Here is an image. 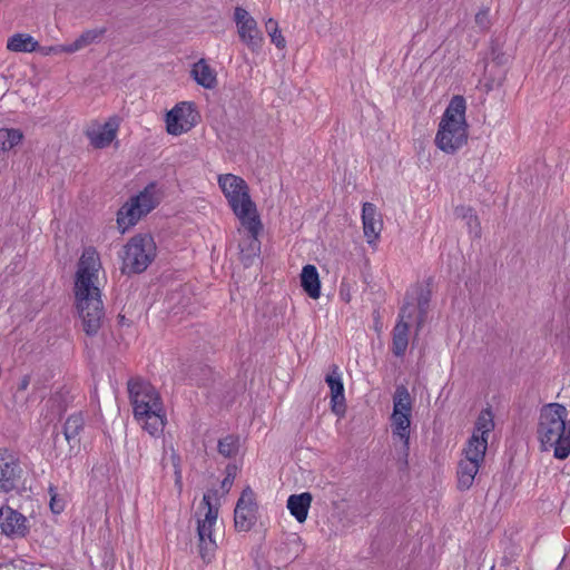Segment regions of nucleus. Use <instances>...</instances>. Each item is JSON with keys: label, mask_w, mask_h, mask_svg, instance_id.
Returning a JSON list of instances; mask_svg holds the SVG:
<instances>
[{"label": "nucleus", "mask_w": 570, "mask_h": 570, "mask_svg": "<svg viewBox=\"0 0 570 570\" xmlns=\"http://www.w3.org/2000/svg\"><path fill=\"white\" fill-rule=\"evenodd\" d=\"M6 48L14 53H30L38 50L39 42L29 33L18 32L8 38Z\"/></svg>", "instance_id": "obj_22"}, {"label": "nucleus", "mask_w": 570, "mask_h": 570, "mask_svg": "<svg viewBox=\"0 0 570 570\" xmlns=\"http://www.w3.org/2000/svg\"><path fill=\"white\" fill-rule=\"evenodd\" d=\"M237 32L240 40L252 50L261 48L263 35L258 29L256 20L247 10L237 7L234 12Z\"/></svg>", "instance_id": "obj_12"}, {"label": "nucleus", "mask_w": 570, "mask_h": 570, "mask_svg": "<svg viewBox=\"0 0 570 570\" xmlns=\"http://www.w3.org/2000/svg\"><path fill=\"white\" fill-rule=\"evenodd\" d=\"M191 76L199 86L207 89L214 88L217 83L215 70L204 59L194 63Z\"/></svg>", "instance_id": "obj_23"}, {"label": "nucleus", "mask_w": 570, "mask_h": 570, "mask_svg": "<svg viewBox=\"0 0 570 570\" xmlns=\"http://www.w3.org/2000/svg\"><path fill=\"white\" fill-rule=\"evenodd\" d=\"M494 428L493 414L489 409L482 410L475 422V428L472 435L478 438L489 439L490 433Z\"/></svg>", "instance_id": "obj_29"}, {"label": "nucleus", "mask_w": 570, "mask_h": 570, "mask_svg": "<svg viewBox=\"0 0 570 570\" xmlns=\"http://www.w3.org/2000/svg\"><path fill=\"white\" fill-rule=\"evenodd\" d=\"M363 233L368 245H374L383 229V220L377 208L372 203H364L362 207Z\"/></svg>", "instance_id": "obj_17"}, {"label": "nucleus", "mask_w": 570, "mask_h": 570, "mask_svg": "<svg viewBox=\"0 0 570 570\" xmlns=\"http://www.w3.org/2000/svg\"><path fill=\"white\" fill-rule=\"evenodd\" d=\"M171 461H173V465L175 469V484L178 488V490L180 491L183 488V480H181V472L179 469V459L174 452L171 453Z\"/></svg>", "instance_id": "obj_33"}, {"label": "nucleus", "mask_w": 570, "mask_h": 570, "mask_svg": "<svg viewBox=\"0 0 570 570\" xmlns=\"http://www.w3.org/2000/svg\"><path fill=\"white\" fill-rule=\"evenodd\" d=\"M238 450V440L233 435H227L218 443V451L226 458L234 455Z\"/></svg>", "instance_id": "obj_31"}, {"label": "nucleus", "mask_w": 570, "mask_h": 570, "mask_svg": "<svg viewBox=\"0 0 570 570\" xmlns=\"http://www.w3.org/2000/svg\"><path fill=\"white\" fill-rule=\"evenodd\" d=\"M481 463L462 459L458 469V484L461 490H468L472 487L475 475L479 472Z\"/></svg>", "instance_id": "obj_25"}, {"label": "nucleus", "mask_w": 570, "mask_h": 570, "mask_svg": "<svg viewBox=\"0 0 570 570\" xmlns=\"http://www.w3.org/2000/svg\"><path fill=\"white\" fill-rule=\"evenodd\" d=\"M156 256V244L148 234H138L124 248L122 268L128 273L144 272Z\"/></svg>", "instance_id": "obj_9"}, {"label": "nucleus", "mask_w": 570, "mask_h": 570, "mask_svg": "<svg viewBox=\"0 0 570 570\" xmlns=\"http://www.w3.org/2000/svg\"><path fill=\"white\" fill-rule=\"evenodd\" d=\"M475 22L480 28L487 29L490 26L489 10L484 9L479 11L475 14Z\"/></svg>", "instance_id": "obj_34"}, {"label": "nucleus", "mask_w": 570, "mask_h": 570, "mask_svg": "<svg viewBox=\"0 0 570 570\" xmlns=\"http://www.w3.org/2000/svg\"><path fill=\"white\" fill-rule=\"evenodd\" d=\"M255 222L257 223L256 228H252V225L247 223H240L242 226L245 227L246 232L238 230V234L240 235L239 250L242 261L245 265H248L259 252V242L257 236L262 229V224L258 215H255Z\"/></svg>", "instance_id": "obj_15"}, {"label": "nucleus", "mask_w": 570, "mask_h": 570, "mask_svg": "<svg viewBox=\"0 0 570 570\" xmlns=\"http://www.w3.org/2000/svg\"><path fill=\"white\" fill-rule=\"evenodd\" d=\"M134 417L150 435H158L166 424V413L157 390L148 382L136 379L128 383Z\"/></svg>", "instance_id": "obj_3"}, {"label": "nucleus", "mask_w": 570, "mask_h": 570, "mask_svg": "<svg viewBox=\"0 0 570 570\" xmlns=\"http://www.w3.org/2000/svg\"><path fill=\"white\" fill-rule=\"evenodd\" d=\"M104 268L100 255L95 247H86L78 261L75 275V305L85 332L96 334L101 325L104 305L101 285Z\"/></svg>", "instance_id": "obj_1"}, {"label": "nucleus", "mask_w": 570, "mask_h": 570, "mask_svg": "<svg viewBox=\"0 0 570 570\" xmlns=\"http://www.w3.org/2000/svg\"><path fill=\"white\" fill-rule=\"evenodd\" d=\"M120 118L110 116L105 119H92L83 130L89 144L96 149L108 148L117 138Z\"/></svg>", "instance_id": "obj_11"}, {"label": "nucleus", "mask_w": 570, "mask_h": 570, "mask_svg": "<svg viewBox=\"0 0 570 570\" xmlns=\"http://www.w3.org/2000/svg\"><path fill=\"white\" fill-rule=\"evenodd\" d=\"M217 184L240 223H247L252 225V228H256L255 215H257V209L249 195L247 183L234 174H222L217 177Z\"/></svg>", "instance_id": "obj_5"}, {"label": "nucleus", "mask_w": 570, "mask_h": 570, "mask_svg": "<svg viewBox=\"0 0 570 570\" xmlns=\"http://www.w3.org/2000/svg\"><path fill=\"white\" fill-rule=\"evenodd\" d=\"M107 29L105 27H95L87 29L79 37L70 42V49L72 53H76L90 45L98 43L105 36Z\"/></svg>", "instance_id": "obj_24"}, {"label": "nucleus", "mask_w": 570, "mask_h": 570, "mask_svg": "<svg viewBox=\"0 0 570 570\" xmlns=\"http://www.w3.org/2000/svg\"><path fill=\"white\" fill-rule=\"evenodd\" d=\"M50 508L53 513H60L65 508V503L61 499H58L57 495H52L50 500Z\"/></svg>", "instance_id": "obj_35"}, {"label": "nucleus", "mask_w": 570, "mask_h": 570, "mask_svg": "<svg viewBox=\"0 0 570 570\" xmlns=\"http://www.w3.org/2000/svg\"><path fill=\"white\" fill-rule=\"evenodd\" d=\"M537 440L542 451H552L556 459L570 454V412L560 403L541 406L538 415Z\"/></svg>", "instance_id": "obj_2"}, {"label": "nucleus", "mask_w": 570, "mask_h": 570, "mask_svg": "<svg viewBox=\"0 0 570 570\" xmlns=\"http://www.w3.org/2000/svg\"><path fill=\"white\" fill-rule=\"evenodd\" d=\"M0 529L10 538H21L28 533L27 518L4 503H0Z\"/></svg>", "instance_id": "obj_14"}, {"label": "nucleus", "mask_w": 570, "mask_h": 570, "mask_svg": "<svg viewBox=\"0 0 570 570\" xmlns=\"http://www.w3.org/2000/svg\"><path fill=\"white\" fill-rule=\"evenodd\" d=\"M199 120V112L191 101L176 104L165 116L166 131L180 136L190 131Z\"/></svg>", "instance_id": "obj_10"}, {"label": "nucleus", "mask_w": 570, "mask_h": 570, "mask_svg": "<svg viewBox=\"0 0 570 570\" xmlns=\"http://www.w3.org/2000/svg\"><path fill=\"white\" fill-rule=\"evenodd\" d=\"M404 318L405 311L403 309L393 330L392 351L396 356H402L409 345L410 322L404 321Z\"/></svg>", "instance_id": "obj_21"}, {"label": "nucleus", "mask_w": 570, "mask_h": 570, "mask_svg": "<svg viewBox=\"0 0 570 570\" xmlns=\"http://www.w3.org/2000/svg\"><path fill=\"white\" fill-rule=\"evenodd\" d=\"M38 50L43 56L61 55V53L72 55L69 43L48 46V47L39 46Z\"/></svg>", "instance_id": "obj_32"}, {"label": "nucleus", "mask_w": 570, "mask_h": 570, "mask_svg": "<svg viewBox=\"0 0 570 570\" xmlns=\"http://www.w3.org/2000/svg\"><path fill=\"white\" fill-rule=\"evenodd\" d=\"M412 399L405 386H397L393 396L391 431L395 441L401 443L402 452L406 455L410 443Z\"/></svg>", "instance_id": "obj_8"}, {"label": "nucleus", "mask_w": 570, "mask_h": 570, "mask_svg": "<svg viewBox=\"0 0 570 570\" xmlns=\"http://www.w3.org/2000/svg\"><path fill=\"white\" fill-rule=\"evenodd\" d=\"M257 504L252 489L243 490L234 511L235 528L248 531L256 522Z\"/></svg>", "instance_id": "obj_13"}, {"label": "nucleus", "mask_w": 570, "mask_h": 570, "mask_svg": "<svg viewBox=\"0 0 570 570\" xmlns=\"http://www.w3.org/2000/svg\"><path fill=\"white\" fill-rule=\"evenodd\" d=\"M468 138L466 100L455 95L440 117L434 144L441 151L453 155L468 144Z\"/></svg>", "instance_id": "obj_4"}, {"label": "nucleus", "mask_w": 570, "mask_h": 570, "mask_svg": "<svg viewBox=\"0 0 570 570\" xmlns=\"http://www.w3.org/2000/svg\"><path fill=\"white\" fill-rule=\"evenodd\" d=\"M468 212H469V217H468V224H469V226H470L471 228H473V226H474L475 228H478V227H479V222H478L476 216H474V215H473L472 210H470V209H469Z\"/></svg>", "instance_id": "obj_37"}, {"label": "nucleus", "mask_w": 570, "mask_h": 570, "mask_svg": "<svg viewBox=\"0 0 570 570\" xmlns=\"http://www.w3.org/2000/svg\"><path fill=\"white\" fill-rule=\"evenodd\" d=\"M488 449L487 438H478L472 435L464 449V459L471 460L478 463L483 462L484 455Z\"/></svg>", "instance_id": "obj_26"}, {"label": "nucleus", "mask_w": 570, "mask_h": 570, "mask_svg": "<svg viewBox=\"0 0 570 570\" xmlns=\"http://www.w3.org/2000/svg\"><path fill=\"white\" fill-rule=\"evenodd\" d=\"M233 484V478H230V475H227L223 482H222V488L225 490V491H228L230 489Z\"/></svg>", "instance_id": "obj_38"}, {"label": "nucleus", "mask_w": 570, "mask_h": 570, "mask_svg": "<svg viewBox=\"0 0 570 570\" xmlns=\"http://www.w3.org/2000/svg\"><path fill=\"white\" fill-rule=\"evenodd\" d=\"M312 501L313 497L309 492L292 494L287 499L286 508L297 522L303 523L307 519Z\"/></svg>", "instance_id": "obj_19"}, {"label": "nucleus", "mask_w": 570, "mask_h": 570, "mask_svg": "<svg viewBox=\"0 0 570 570\" xmlns=\"http://www.w3.org/2000/svg\"><path fill=\"white\" fill-rule=\"evenodd\" d=\"M325 381L331 390L332 411L342 415L345 410V396L342 374L337 366H333Z\"/></svg>", "instance_id": "obj_18"}, {"label": "nucleus", "mask_w": 570, "mask_h": 570, "mask_svg": "<svg viewBox=\"0 0 570 570\" xmlns=\"http://www.w3.org/2000/svg\"><path fill=\"white\" fill-rule=\"evenodd\" d=\"M160 197L161 191L158 185L150 183L125 203L117 214V224L121 233L135 226L144 216L150 213L159 204Z\"/></svg>", "instance_id": "obj_7"}, {"label": "nucleus", "mask_w": 570, "mask_h": 570, "mask_svg": "<svg viewBox=\"0 0 570 570\" xmlns=\"http://www.w3.org/2000/svg\"><path fill=\"white\" fill-rule=\"evenodd\" d=\"M85 424V420L81 413H75L71 414L66 423H65V430L63 434L68 443H77L78 442V435L80 431L82 430Z\"/></svg>", "instance_id": "obj_28"}, {"label": "nucleus", "mask_w": 570, "mask_h": 570, "mask_svg": "<svg viewBox=\"0 0 570 570\" xmlns=\"http://www.w3.org/2000/svg\"><path fill=\"white\" fill-rule=\"evenodd\" d=\"M20 466L14 458L0 451V491L10 492L16 490L20 482Z\"/></svg>", "instance_id": "obj_16"}, {"label": "nucleus", "mask_w": 570, "mask_h": 570, "mask_svg": "<svg viewBox=\"0 0 570 570\" xmlns=\"http://www.w3.org/2000/svg\"><path fill=\"white\" fill-rule=\"evenodd\" d=\"M265 28H266V32L271 37L272 43H274L276 46V48H278L281 50L285 49L286 40L283 37V35L278 28L277 21H275L272 18L267 19L265 22Z\"/></svg>", "instance_id": "obj_30"}, {"label": "nucleus", "mask_w": 570, "mask_h": 570, "mask_svg": "<svg viewBox=\"0 0 570 570\" xmlns=\"http://www.w3.org/2000/svg\"><path fill=\"white\" fill-rule=\"evenodd\" d=\"M219 503L216 491H208L199 503L195 519L197 523V535L199 552L204 560L209 561L217 549L215 528L218 519Z\"/></svg>", "instance_id": "obj_6"}, {"label": "nucleus", "mask_w": 570, "mask_h": 570, "mask_svg": "<svg viewBox=\"0 0 570 570\" xmlns=\"http://www.w3.org/2000/svg\"><path fill=\"white\" fill-rule=\"evenodd\" d=\"M301 286L304 292L313 299H318L321 297V278L317 268L307 264L302 268L301 275Z\"/></svg>", "instance_id": "obj_20"}, {"label": "nucleus", "mask_w": 570, "mask_h": 570, "mask_svg": "<svg viewBox=\"0 0 570 570\" xmlns=\"http://www.w3.org/2000/svg\"><path fill=\"white\" fill-rule=\"evenodd\" d=\"M23 134L18 128H0V154L8 153L21 144Z\"/></svg>", "instance_id": "obj_27"}, {"label": "nucleus", "mask_w": 570, "mask_h": 570, "mask_svg": "<svg viewBox=\"0 0 570 570\" xmlns=\"http://www.w3.org/2000/svg\"><path fill=\"white\" fill-rule=\"evenodd\" d=\"M338 295H340V298L343 302H345V303H350L351 302V298H352L351 292H350L348 286H346L345 284L341 285Z\"/></svg>", "instance_id": "obj_36"}]
</instances>
